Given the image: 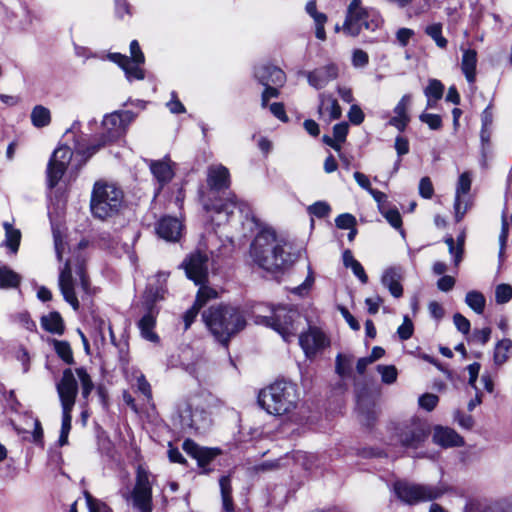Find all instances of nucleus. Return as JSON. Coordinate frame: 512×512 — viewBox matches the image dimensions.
<instances>
[{"instance_id": "obj_1", "label": "nucleus", "mask_w": 512, "mask_h": 512, "mask_svg": "<svg viewBox=\"0 0 512 512\" xmlns=\"http://www.w3.org/2000/svg\"><path fill=\"white\" fill-rule=\"evenodd\" d=\"M287 246V241L279 237L272 228H264L255 236L250 247V255L253 261L266 271H284L294 262Z\"/></svg>"}, {"instance_id": "obj_2", "label": "nucleus", "mask_w": 512, "mask_h": 512, "mask_svg": "<svg viewBox=\"0 0 512 512\" xmlns=\"http://www.w3.org/2000/svg\"><path fill=\"white\" fill-rule=\"evenodd\" d=\"M202 318L215 338L223 344H227L230 337L246 325L243 313L231 306L210 307L203 312Z\"/></svg>"}, {"instance_id": "obj_3", "label": "nucleus", "mask_w": 512, "mask_h": 512, "mask_svg": "<svg viewBox=\"0 0 512 512\" xmlns=\"http://www.w3.org/2000/svg\"><path fill=\"white\" fill-rule=\"evenodd\" d=\"M297 387L286 380H278L259 392L258 403L269 414L282 416L295 410L298 403Z\"/></svg>"}, {"instance_id": "obj_4", "label": "nucleus", "mask_w": 512, "mask_h": 512, "mask_svg": "<svg viewBox=\"0 0 512 512\" xmlns=\"http://www.w3.org/2000/svg\"><path fill=\"white\" fill-rule=\"evenodd\" d=\"M124 194L114 183L98 180L94 183L90 210L95 218L105 220L116 215L123 204Z\"/></svg>"}, {"instance_id": "obj_5", "label": "nucleus", "mask_w": 512, "mask_h": 512, "mask_svg": "<svg viewBox=\"0 0 512 512\" xmlns=\"http://www.w3.org/2000/svg\"><path fill=\"white\" fill-rule=\"evenodd\" d=\"M56 390L62 407V425L59 444L63 446L68 442L72 421L71 413L78 394V383L72 369L68 368L63 371L60 381L56 384Z\"/></svg>"}, {"instance_id": "obj_6", "label": "nucleus", "mask_w": 512, "mask_h": 512, "mask_svg": "<svg viewBox=\"0 0 512 512\" xmlns=\"http://www.w3.org/2000/svg\"><path fill=\"white\" fill-rule=\"evenodd\" d=\"M446 491L447 489L443 485H425L408 481L394 483V492L397 497L409 505L439 499Z\"/></svg>"}, {"instance_id": "obj_7", "label": "nucleus", "mask_w": 512, "mask_h": 512, "mask_svg": "<svg viewBox=\"0 0 512 512\" xmlns=\"http://www.w3.org/2000/svg\"><path fill=\"white\" fill-rule=\"evenodd\" d=\"M427 437V426L418 420H412L392 428L389 445H400L403 448H418Z\"/></svg>"}, {"instance_id": "obj_8", "label": "nucleus", "mask_w": 512, "mask_h": 512, "mask_svg": "<svg viewBox=\"0 0 512 512\" xmlns=\"http://www.w3.org/2000/svg\"><path fill=\"white\" fill-rule=\"evenodd\" d=\"M300 318L301 316L297 311L278 307L273 310L272 316L261 317V321L258 322L273 328L286 342H289L296 335V324Z\"/></svg>"}, {"instance_id": "obj_9", "label": "nucleus", "mask_w": 512, "mask_h": 512, "mask_svg": "<svg viewBox=\"0 0 512 512\" xmlns=\"http://www.w3.org/2000/svg\"><path fill=\"white\" fill-rule=\"evenodd\" d=\"M132 120L131 112H114L106 115L102 122L103 133L101 143L88 148V156L93 155L100 147L121 137L128 123Z\"/></svg>"}, {"instance_id": "obj_10", "label": "nucleus", "mask_w": 512, "mask_h": 512, "mask_svg": "<svg viewBox=\"0 0 512 512\" xmlns=\"http://www.w3.org/2000/svg\"><path fill=\"white\" fill-rule=\"evenodd\" d=\"M150 473L139 466L136 472L135 486L127 497L139 512H152V481Z\"/></svg>"}, {"instance_id": "obj_11", "label": "nucleus", "mask_w": 512, "mask_h": 512, "mask_svg": "<svg viewBox=\"0 0 512 512\" xmlns=\"http://www.w3.org/2000/svg\"><path fill=\"white\" fill-rule=\"evenodd\" d=\"M369 11L363 7L361 0H352L347 8V15L343 24V31L349 35L356 36L362 29L374 30L378 24L369 20Z\"/></svg>"}, {"instance_id": "obj_12", "label": "nucleus", "mask_w": 512, "mask_h": 512, "mask_svg": "<svg viewBox=\"0 0 512 512\" xmlns=\"http://www.w3.org/2000/svg\"><path fill=\"white\" fill-rule=\"evenodd\" d=\"M130 53L131 58L120 53L110 54L109 58L113 62L117 63L125 71L129 80H142L144 79L145 75L139 65L144 63L145 57L140 49L139 43L136 40H133L130 43Z\"/></svg>"}, {"instance_id": "obj_13", "label": "nucleus", "mask_w": 512, "mask_h": 512, "mask_svg": "<svg viewBox=\"0 0 512 512\" xmlns=\"http://www.w3.org/2000/svg\"><path fill=\"white\" fill-rule=\"evenodd\" d=\"M178 414L185 428L198 430L206 421L205 411L199 396H192L178 404Z\"/></svg>"}, {"instance_id": "obj_14", "label": "nucleus", "mask_w": 512, "mask_h": 512, "mask_svg": "<svg viewBox=\"0 0 512 512\" xmlns=\"http://www.w3.org/2000/svg\"><path fill=\"white\" fill-rule=\"evenodd\" d=\"M72 156L73 152L68 146H59L54 150L46 171L49 188H54L62 179L71 162Z\"/></svg>"}, {"instance_id": "obj_15", "label": "nucleus", "mask_w": 512, "mask_h": 512, "mask_svg": "<svg viewBox=\"0 0 512 512\" xmlns=\"http://www.w3.org/2000/svg\"><path fill=\"white\" fill-rule=\"evenodd\" d=\"M209 258L205 252L196 250L191 252L182 262L187 277L196 285H202L208 280Z\"/></svg>"}, {"instance_id": "obj_16", "label": "nucleus", "mask_w": 512, "mask_h": 512, "mask_svg": "<svg viewBox=\"0 0 512 512\" xmlns=\"http://www.w3.org/2000/svg\"><path fill=\"white\" fill-rule=\"evenodd\" d=\"M299 344L308 358L314 357L318 352L329 346L326 335L316 327H310L307 332L299 336Z\"/></svg>"}, {"instance_id": "obj_17", "label": "nucleus", "mask_w": 512, "mask_h": 512, "mask_svg": "<svg viewBox=\"0 0 512 512\" xmlns=\"http://www.w3.org/2000/svg\"><path fill=\"white\" fill-rule=\"evenodd\" d=\"M59 288L63 298L76 311L79 309V301L74 290V281L72 277V269L69 261H66L64 267L59 274Z\"/></svg>"}, {"instance_id": "obj_18", "label": "nucleus", "mask_w": 512, "mask_h": 512, "mask_svg": "<svg viewBox=\"0 0 512 512\" xmlns=\"http://www.w3.org/2000/svg\"><path fill=\"white\" fill-rule=\"evenodd\" d=\"M254 77L263 86H282L286 81V75L280 68L268 64L256 66L254 69Z\"/></svg>"}, {"instance_id": "obj_19", "label": "nucleus", "mask_w": 512, "mask_h": 512, "mask_svg": "<svg viewBox=\"0 0 512 512\" xmlns=\"http://www.w3.org/2000/svg\"><path fill=\"white\" fill-rule=\"evenodd\" d=\"M183 225L175 217H163L156 225L157 235L168 242H177L182 233Z\"/></svg>"}, {"instance_id": "obj_20", "label": "nucleus", "mask_w": 512, "mask_h": 512, "mask_svg": "<svg viewBox=\"0 0 512 512\" xmlns=\"http://www.w3.org/2000/svg\"><path fill=\"white\" fill-rule=\"evenodd\" d=\"M338 77V67L336 64H328L307 73L308 83L316 88L322 89L329 82Z\"/></svg>"}, {"instance_id": "obj_21", "label": "nucleus", "mask_w": 512, "mask_h": 512, "mask_svg": "<svg viewBox=\"0 0 512 512\" xmlns=\"http://www.w3.org/2000/svg\"><path fill=\"white\" fill-rule=\"evenodd\" d=\"M207 184L213 189L220 191L230 186V173L228 168L222 164H214L208 167Z\"/></svg>"}, {"instance_id": "obj_22", "label": "nucleus", "mask_w": 512, "mask_h": 512, "mask_svg": "<svg viewBox=\"0 0 512 512\" xmlns=\"http://www.w3.org/2000/svg\"><path fill=\"white\" fill-rule=\"evenodd\" d=\"M236 209L243 211L242 204L237 203L234 196L225 203L213 205L211 209L208 208V211L211 213V220L217 225H221L229 221Z\"/></svg>"}, {"instance_id": "obj_23", "label": "nucleus", "mask_w": 512, "mask_h": 512, "mask_svg": "<svg viewBox=\"0 0 512 512\" xmlns=\"http://www.w3.org/2000/svg\"><path fill=\"white\" fill-rule=\"evenodd\" d=\"M432 438L435 444L443 448L459 447L464 444L463 438L449 427L436 426Z\"/></svg>"}, {"instance_id": "obj_24", "label": "nucleus", "mask_w": 512, "mask_h": 512, "mask_svg": "<svg viewBox=\"0 0 512 512\" xmlns=\"http://www.w3.org/2000/svg\"><path fill=\"white\" fill-rule=\"evenodd\" d=\"M411 101L412 96L410 94L403 95L394 108L395 115L389 120V125L395 127L400 132H403L410 122V116L407 111Z\"/></svg>"}, {"instance_id": "obj_25", "label": "nucleus", "mask_w": 512, "mask_h": 512, "mask_svg": "<svg viewBox=\"0 0 512 512\" xmlns=\"http://www.w3.org/2000/svg\"><path fill=\"white\" fill-rule=\"evenodd\" d=\"M150 170L161 186L170 182L174 176L172 162L168 157L162 160L150 161Z\"/></svg>"}, {"instance_id": "obj_26", "label": "nucleus", "mask_w": 512, "mask_h": 512, "mask_svg": "<svg viewBox=\"0 0 512 512\" xmlns=\"http://www.w3.org/2000/svg\"><path fill=\"white\" fill-rule=\"evenodd\" d=\"M402 279V272L400 268L391 267L384 271L382 275V284L388 288L390 293L399 298L403 294V288L400 283Z\"/></svg>"}, {"instance_id": "obj_27", "label": "nucleus", "mask_w": 512, "mask_h": 512, "mask_svg": "<svg viewBox=\"0 0 512 512\" xmlns=\"http://www.w3.org/2000/svg\"><path fill=\"white\" fill-rule=\"evenodd\" d=\"M157 314L158 311L156 309L149 307V310H147L146 314L138 322L141 336L144 339L154 343L159 341L158 335L153 331L156 325Z\"/></svg>"}, {"instance_id": "obj_28", "label": "nucleus", "mask_w": 512, "mask_h": 512, "mask_svg": "<svg viewBox=\"0 0 512 512\" xmlns=\"http://www.w3.org/2000/svg\"><path fill=\"white\" fill-rule=\"evenodd\" d=\"M461 58V70L469 83L476 80L477 51L474 49H463Z\"/></svg>"}, {"instance_id": "obj_29", "label": "nucleus", "mask_w": 512, "mask_h": 512, "mask_svg": "<svg viewBox=\"0 0 512 512\" xmlns=\"http://www.w3.org/2000/svg\"><path fill=\"white\" fill-rule=\"evenodd\" d=\"M319 100L318 113L320 116L329 114L328 121L336 120L341 117L342 110L335 98L322 93L319 95Z\"/></svg>"}, {"instance_id": "obj_30", "label": "nucleus", "mask_w": 512, "mask_h": 512, "mask_svg": "<svg viewBox=\"0 0 512 512\" xmlns=\"http://www.w3.org/2000/svg\"><path fill=\"white\" fill-rule=\"evenodd\" d=\"M219 485L223 510L225 512H232L234 510V503L230 476H222L219 480Z\"/></svg>"}, {"instance_id": "obj_31", "label": "nucleus", "mask_w": 512, "mask_h": 512, "mask_svg": "<svg viewBox=\"0 0 512 512\" xmlns=\"http://www.w3.org/2000/svg\"><path fill=\"white\" fill-rule=\"evenodd\" d=\"M42 327L53 334L61 335L64 332V323L58 312H51L41 318Z\"/></svg>"}, {"instance_id": "obj_32", "label": "nucleus", "mask_w": 512, "mask_h": 512, "mask_svg": "<svg viewBox=\"0 0 512 512\" xmlns=\"http://www.w3.org/2000/svg\"><path fill=\"white\" fill-rule=\"evenodd\" d=\"M472 185V173L469 171H465L460 174L455 190V198H456V206L459 209L460 197H471L469 192L471 190Z\"/></svg>"}, {"instance_id": "obj_33", "label": "nucleus", "mask_w": 512, "mask_h": 512, "mask_svg": "<svg viewBox=\"0 0 512 512\" xmlns=\"http://www.w3.org/2000/svg\"><path fill=\"white\" fill-rule=\"evenodd\" d=\"M3 228L5 230V246L8 247L12 253H16L21 241L20 230L14 228L9 222H4Z\"/></svg>"}, {"instance_id": "obj_34", "label": "nucleus", "mask_w": 512, "mask_h": 512, "mask_svg": "<svg viewBox=\"0 0 512 512\" xmlns=\"http://www.w3.org/2000/svg\"><path fill=\"white\" fill-rule=\"evenodd\" d=\"M31 122L36 128H43L50 124V110L42 105H36L31 111Z\"/></svg>"}, {"instance_id": "obj_35", "label": "nucleus", "mask_w": 512, "mask_h": 512, "mask_svg": "<svg viewBox=\"0 0 512 512\" xmlns=\"http://www.w3.org/2000/svg\"><path fill=\"white\" fill-rule=\"evenodd\" d=\"M21 276L7 266H0V288H16L20 284Z\"/></svg>"}, {"instance_id": "obj_36", "label": "nucleus", "mask_w": 512, "mask_h": 512, "mask_svg": "<svg viewBox=\"0 0 512 512\" xmlns=\"http://www.w3.org/2000/svg\"><path fill=\"white\" fill-rule=\"evenodd\" d=\"M512 348V341L510 339L500 340L494 349V362L497 365L504 364L509 358V352Z\"/></svg>"}, {"instance_id": "obj_37", "label": "nucleus", "mask_w": 512, "mask_h": 512, "mask_svg": "<svg viewBox=\"0 0 512 512\" xmlns=\"http://www.w3.org/2000/svg\"><path fill=\"white\" fill-rule=\"evenodd\" d=\"M465 303L477 314H481L485 308V297L478 291H469L465 297Z\"/></svg>"}, {"instance_id": "obj_38", "label": "nucleus", "mask_w": 512, "mask_h": 512, "mask_svg": "<svg viewBox=\"0 0 512 512\" xmlns=\"http://www.w3.org/2000/svg\"><path fill=\"white\" fill-rule=\"evenodd\" d=\"M75 374L77 375L80 384H81V394L84 399H88L89 395L91 394L92 390L94 389V384L92 382V379L90 375L87 373L86 369L84 368H76Z\"/></svg>"}, {"instance_id": "obj_39", "label": "nucleus", "mask_w": 512, "mask_h": 512, "mask_svg": "<svg viewBox=\"0 0 512 512\" xmlns=\"http://www.w3.org/2000/svg\"><path fill=\"white\" fill-rule=\"evenodd\" d=\"M425 33L431 37L436 45L441 48L445 49L447 47L448 41L447 39L442 35V24L441 23H434L425 28Z\"/></svg>"}, {"instance_id": "obj_40", "label": "nucleus", "mask_w": 512, "mask_h": 512, "mask_svg": "<svg viewBox=\"0 0 512 512\" xmlns=\"http://www.w3.org/2000/svg\"><path fill=\"white\" fill-rule=\"evenodd\" d=\"M220 454V450L217 448H205L202 447L200 452L198 453L196 460L200 467H205L208 465L214 458H216Z\"/></svg>"}, {"instance_id": "obj_41", "label": "nucleus", "mask_w": 512, "mask_h": 512, "mask_svg": "<svg viewBox=\"0 0 512 512\" xmlns=\"http://www.w3.org/2000/svg\"><path fill=\"white\" fill-rule=\"evenodd\" d=\"M54 348L58 356L67 364H71L73 362V354L68 342L55 340Z\"/></svg>"}, {"instance_id": "obj_42", "label": "nucleus", "mask_w": 512, "mask_h": 512, "mask_svg": "<svg viewBox=\"0 0 512 512\" xmlns=\"http://www.w3.org/2000/svg\"><path fill=\"white\" fill-rule=\"evenodd\" d=\"M445 243L448 245L450 254L454 257V263L457 266L461 259L463 254V244L464 241L462 238H458L457 240V247H455V241L452 237H448L445 239Z\"/></svg>"}, {"instance_id": "obj_43", "label": "nucleus", "mask_w": 512, "mask_h": 512, "mask_svg": "<svg viewBox=\"0 0 512 512\" xmlns=\"http://www.w3.org/2000/svg\"><path fill=\"white\" fill-rule=\"evenodd\" d=\"M199 286L200 288L198 290L195 303L202 307L206 304L208 300L217 297V291L209 286H206L205 283Z\"/></svg>"}, {"instance_id": "obj_44", "label": "nucleus", "mask_w": 512, "mask_h": 512, "mask_svg": "<svg viewBox=\"0 0 512 512\" xmlns=\"http://www.w3.org/2000/svg\"><path fill=\"white\" fill-rule=\"evenodd\" d=\"M444 92L443 84L436 79L430 80L428 86L425 89V95L427 98H433L434 101H438L442 98Z\"/></svg>"}, {"instance_id": "obj_45", "label": "nucleus", "mask_w": 512, "mask_h": 512, "mask_svg": "<svg viewBox=\"0 0 512 512\" xmlns=\"http://www.w3.org/2000/svg\"><path fill=\"white\" fill-rule=\"evenodd\" d=\"M163 294L164 291L159 288H156L155 290L153 288L147 289L144 296V305L146 310H149V307L155 309L154 304L156 301L163 299Z\"/></svg>"}, {"instance_id": "obj_46", "label": "nucleus", "mask_w": 512, "mask_h": 512, "mask_svg": "<svg viewBox=\"0 0 512 512\" xmlns=\"http://www.w3.org/2000/svg\"><path fill=\"white\" fill-rule=\"evenodd\" d=\"M85 499L89 512H112L104 502L92 497L88 492L85 493Z\"/></svg>"}, {"instance_id": "obj_47", "label": "nucleus", "mask_w": 512, "mask_h": 512, "mask_svg": "<svg viewBox=\"0 0 512 512\" xmlns=\"http://www.w3.org/2000/svg\"><path fill=\"white\" fill-rule=\"evenodd\" d=\"M512 298V287L508 284H499L495 289V300L498 304L507 303Z\"/></svg>"}, {"instance_id": "obj_48", "label": "nucleus", "mask_w": 512, "mask_h": 512, "mask_svg": "<svg viewBox=\"0 0 512 512\" xmlns=\"http://www.w3.org/2000/svg\"><path fill=\"white\" fill-rule=\"evenodd\" d=\"M378 372L381 374L382 381L386 384H392L397 379V370L395 366L378 365Z\"/></svg>"}, {"instance_id": "obj_49", "label": "nucleus", "mask_w": 512, "mask_h": 512, "mask_svg": "<svg viewBox=\"0 0 512 512\" xmlns=\"http://www.w3.org/2000/svg\"><path fill=\"white\" fill-rule=\"evenodd\" d=\"M471 206H472L471 197H467V198L460 197L459 209H457V206H456V198L454 199V212H455L456 222H460L463 219L464 215L470 209Z\"/></svg>"}, {"instance_id": "obj_50", "label": "nucleus", "mask_w": 512, "mask_h": 512, "mask_svg": "<svg viewBox=\"0 0 512 512\" xmlns=\"http://www.w3.org/2000/svg\"><path fill=\"white\" fill-rule=\"evenodd\" d=\"M420 121L427 124L430 129L438 130L442 127V119L437 114L432 113H422L419 116Z\"/></svg>"}, {"instance_id": "obj_51", "label": "nucleus", "mask_w": 512, "mask_h": 512, "mask_svg": "<svg viewBox=\"0 0 512 512\" xmlns=\"http://www.w3.org/2000/svg\"><path fill=\"white\" fill-rule=\"evenodd\" d=\"M307 14L313 18L314 23L327 22V16L324 13L318 12L315 0H310L305 6Z\"/></svg>"}, {"instance_id": "obj_52", "label": "nucleus", "mask_w": 512, "mask_h": 512, "mask_svg": "<svg viewBox=\"0 0 512 512\" xmlns=\"http://www.w3.org/2000/svg\"><path fill=\"white\" fill-rule=\"evenodd\" d=\"M310 214L322 218L329 214L330 206L324 201H318L308 207Z\"/></svg>"}, {"instance_id": "obj_53", "label": "nucleus", "mask_w": 512, "mask_h": 512, "mask_svg": "<svg viewBox=\"0 0 512 512\" xmlns=\"http://www.w3.org/2000/svg\"><path fill=\"white\" fill-rule=\"evenodd\" d=\"M414 327L408 316L404 317L403 323L398 327L397 334L401 340H408L413 335Z\"/></svg>"}, {"instance_id": "obj_54", "label": "nucleus", "mask_w": 512, "mask_h": 512, "mask_svg": "<svg viewBox=\"0 0 512 512\" xmlns=\"http://www.w3.org/2000/svg\"><path fill=\"white\" fill-rule=\"evenodd\" d=\"M382 214L392 227L395 229H401L402 218L397 209H388L386 211H382Z\"/></svg>"}, {"instance_id": "obj_55", "label": "nucleus", "mask_w": 512, "mask_h": 512, "mask_svg": "<svg viewBox=\"0 0 512 512\" xmlns=\"http://www.w3.org/2000/svg\"><path fill=\"white\" fill-rule=\"evenodd\" d=\"M335 224L339 229H350L356 226V218L352 214L344 213L335 219Z\"/></svg>"}, {"instance_id": "obj_56", "label": "nucleus", "mask_w": 512, "mask_h": 512, "mask_svg": "<svg viewBox=\"0 0 512 512\" xmlns=\"http://www.w3.org/2000/svg\"><path fill=\"white\" fill-rule=\"evenodd\" d=\"M438 400L437 395L426 393L419 398V405L427 411H432L436 407Z\"/></svg>"}, {"instance_id": "obj_57", "label": "nucleus", "mask_w": 512, "mask_h": 512, "mask_svg": "<svg viewBox=\"0 0 512 512\" xmlns=\"http://www.w3.org/2000/svg\"><path fill=\"white\" fill-rule=\"evenodd\" d=\"M368 62L369 56L365 51L361 49H356L353 51L352 64L355 68H363L367 66Z\"/></svg>"}, {"instance_id": "obj_58", "label": "nucleus", "mask_w": 512, "mask_h": 512, "mask_svg": "<svg viewBox=\"0 0 512 512\" xmlns=\"http://www.w3.org/2000/svg\"><path fill=\"white\" fill-rule=\"evenodd\" d=\"M419 194L425 199H430L433 196L434 188L429 177H423L420 180Z\"/></svg>"}, {"instance_id": "obj_59", "label": "nucleus", "mask_w": 512, "mask_h": 512, "mask_svg": "<svg viewBox=\"0 0 512 512\" xmlns=\"http://www.w3.org/2000/svg\"><path fill=\"white\" fill-rule=\"evenodd\" d=\"M364 113L358 105H352L348 112L349 121L354 125H360L364 121Z\"/></svg>"}, {"instance_id": "obj_60", "label": "nucleus", "mask_w": 512, "mask_h": 512, "mask_svg": "<svg viewBox=\"0 0 512 512\" xmlns=\"http://www.w3.org/2000/svg\"><path fill=\"white\" fill-rule=\"evenodd\" d=\"M453 321H454V324H455L456 328L460 332H462L463 334H468L469 333V331H470V322H469V320L466 317H464L460 313H456L453 316Z\"/></svg>"}, {"instance_id": "obj_61", "label": "nucleus", "mask_w": 512, "mask_h": 512, "mask_svg": "<svg viewBox=\"0 0 512 512\" xmlns=\"http://www.w3.org/2000/svg\"><path fill=\"white\" fill-rule=\"evenodd\" d=\"M414 34V31L410 28H400L396 32V39L402 47H405L409 43L410 39L414 36Z\"/></svg>"}, {"instance_id": "obj_62", "label": "nucleus", "mask_w": 512, "mask_h": 512, "mask_svg": "<svg viewBox=\"0 0 512 512\" xmlns=\"http://www.w3.org/2000/svg\"><path fill=\"white\" fill-rule=\"evenodd\" d=\"M351 359L342 354H338L336 357V372L340 376H344L350 366Z\"/></svg>"}, {"instance_id": "obj_63", "label": "nucleus", "mask_w": 512, "mask_h": 512, "mask_svg": "<svg viewBox=\"0 0 512 512\" xmlns=\"http://www.w3.org/2000/svg\"><path fill=\"white\" fill-rule=\"evenodd\" d=\"M394 147L399 157L409 153V142L407 138L397 136L395 138Z\"/></svg>"}, {"instance_id": "obj_64", "label": "nucleus", "mask_w": 512, "mask_h": 512, "mask_svg": "<svg viewBox=\"0 0 512 512\" xmlns=\"http://www.w3.org/2000/svg\"><path fill=\"white\" fill-rule=\"evenodd\" d=\"M349 126L346 122L338 123L333 127V137L335 140L345 142Z\"/></svg>"}]
</instances>
